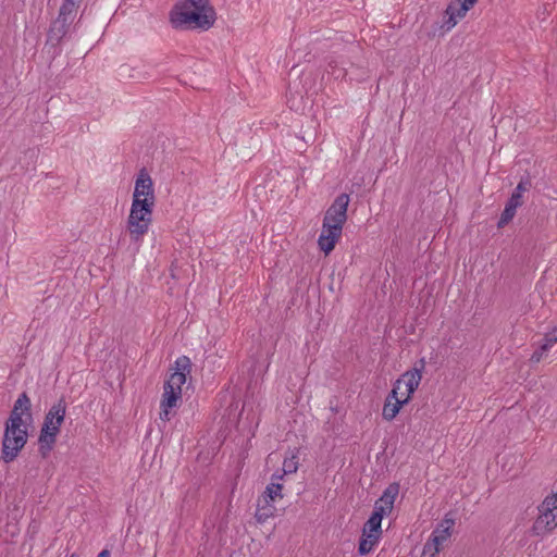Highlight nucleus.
Wrapping results in <instances>:
<instances>
[{
	"instance_id": "18",
	"label": "nucleus",
	"mask_w": 557,
	"mask_h": 557,
	"mask_svg": "<svg viewBox=\"0 0 557 557\" xmlns=\"http://www.w3.org/2000/svg\"><path fill=\"white\" fill-rule=\"evenodd\" d=\"M555 343H557L556 327H554L552 332L545 335L543 343L532 354L531 361L540 362L544 352L547 351L548 348H550Z\"/></svg>"
},
{
	"instance_id": "27",
	"label": "nucleus",
	"mask_w": 557,
	"mask_h": 557,
	"mask_svg": "<svg viewBox=\"0 0 557 557\" xmlns=\"http://www.w3.org/2000/svg\"><path fill=\"white\" fill-rule=\"evenodd\" d=\"M27 421H29V420L26 418L24 420L23 417H20V416L18 417H9L5 421V425L14 428V429H27Z\"/></svg>"
},
{
	"instance_id": "2",
	"label": "nucleus",
	"mask_w": 557,
	"mask_h": 557,
	"mask_svg": "<svg viewBox=\"0 0 557 557\" xmlns=\"http://www.w3.org/2000/svg\"><path fill=\"white\" fill-rule=\"evenodd\" d=\"M215 18V10L209 0H180L171 12V21L175 27L190 25L208 30Z\"/></svg>"
},
{
	"instance_id": "33",
	"label": "nucleus",
	"mask_w": 557,
	"mask_h": 557,
	"mask_svg": "<svg viewBox=\"0 0 557 557\" xmlns=\"http://www.w3.org/2000/svg\"><path fill=\"white\" fill-rule=\"evenodd\" d=\"M81 1L82 0H63L62 3H65L66 5H71V7H75V8H79V4H81Z\"/></svg>"
},
{
	"instance_id": "7",
	"label": "nucleus",
	"mask_w": 557,
	"mask_h": 557,
	"mask_svg": "<svg viewBox=\"0 0 557 557\" xmlns=\"http://www.w3.org/2000/svg\"><path fill=\"white\" fill-rule=\"evenodd\" d=\"M478 0H451L444 12L442 27L451 29L457 24V18H462Z\"/></svg>"
},
{
	"instance_id": "4",
	"label": "nucleus",
	"mask_w": 557,
	"mask_h": 557,
	"mask_svg": "<svg viewBox=\"0 0 557 557\" xmlns=\"http://www.w3.org/2000/svg\"><path fill=\"white\" fill-rule=\"evenodd\" d=\"M154 201L147 198L133 197L127 219V230L133 240H139L148 232L152 221Z\"/></svg>"
},
{
	"instance_id": "30",
	"label": "nucleus",
	"mask_w": 557,
	"mask_h": 557,
	"mask_svg": "<svg viewBox=\"0 0 557 557\" xmlns=\"http://www.w3.org/2000/svg\"><path fill=\"white\" fill-rule=\"evenodd\" d=\"M23 433H28L27 429H14L11 426H7L4 424L3 437H7V441H9V437H14V436L21 435Z\"/></svg>"
},
{
	"instance_id": "21",
	"label": "nucleus",
	"mask_w": 557,
	"mask_h": 557,
	"mask_svg": "<svg viewBox=\"0 0 557 557\" xmlns=\"http://www.w3.org/2000/svg\"><path fill=\"white\" fill-rule=\"evenodd\" d=\"M380 537V535L362 532L358 545L359 555L363 556L369 554L372 550L373 546L379 542Z\"/></svg>"
},
{
	"instance_id": "19",
	"label": "nucleus",
	"mask_w": 557,
	"mask_h": 557,
	"mask_svg": "<svg viewBox=\"0 0 557 557\" xmlns=\"http://www.w3.org/2000/svg\"><path fill=\"white\" fill-rule=\"evenodd\" d=\"M181 395L182 393L180 391H174L170 384H164L160 407L175 408L181 399Z\"/></svg>"
},
{
	"instance_id": "22",
	"label": "nucleus",
	"mask_w": 557,
	"mask_h": 557,
	"mask_svg": "<svg viewBox=\"0 0 557 557\" xmlns=\"http://www.w3.org/2000/svg\"><path fill=\"white\" fill-rule=\"evenodd\" d=\"M275 512V507L272 503H263L261 502V497L258 499L256 518L259 522H264L270 517H273Z\"/></svg>"
},
{
	"instance_id": "3",
	"label": "nucleus",
	"mask_w": 557,
	"mask_h": 557,
	"mask_svg": "<svg viewBox=\"0 0 557 557\" xmlns=\"http://www.w3.org/2000/svg\"><path fill=\"white\" fill-rule=\"evenodd\" d=\"M67 404L61 397L46 412L38 437V451L42 458H47L53 449L61 425L64 422Z\"/></svg>"
},
{
	"instance_id": "9",
	"label": "nucleus",
	"mask_w": 557,
	"mask_h": 557,
	"mask_svg": "<svg viewBox=\"0 0 557 557\" xmlns=\"http://www.w3.org/2000/svg\"><path fill=\"white\" fill-rule=\"evenodd\" d=\"M28 438V433H23L21 435L2 438V449H1V459L5 462H12L17 456L18 453L26 445Z\"/></svg>"
},
{
	"instance_id": "6",
	"label": "nucleus",
	"mask_w": 557,
	"mask_h": 557,
	"mask_svg": "<svg viewBox=\"0 0 557 557\" xmlns=\"http://www.w3.org/2000/svg\"><path fill=\"white\" fill-rule=\"evenodd\" d=\"M531 186V182L529 180L520 181L515 190L512 191L510 198L508 199L504 211L497 222V226L499 228L507 225L515 216L516 210L518 207L522 205V193L529 189Z\"/></svg>"
},
{
	"instance_id": "35",
	"label": "nucleus",
	"mask_w": 557,
	"mask_h": 557,
	"mask_svg": "<svg viewBox=\"0 0 557 557\" xmlns=\"http://www.w3.org/2000/svg\"><path fill=\"white\" fill-rule=\"evenodd\" d=\"M70 557H78V555H77V554H75V553H73V554H71V556H70Z\"/></svg>"
},
{
	"instance_id": "31",
	"label": "nucleus",
	"mask_w": 557,
	"mask_h": 557,
	"mask_svg": "<svg viewBox=\"0 0 557 557\" xmlns=\"http://www.w3.org/2000/svg\"><path fill=\"white\" fill-rule=\"evenodd\" d=\"M425 359L421 358L414 363L413 368L411 370H408L407 372H418V377L422 379V372L425 369Z\"/></svg>"
},
{
	"instance_id": "12",
	"label": "nucleus",
	"mask_w": 557,
	"mask_h": 557,
	"mask_svg": "<svg viewBox=\"0 0 557 557\" xmlns=\"http://www.w3.org/2000/svg\"><path fill=\"white\" fill-rule=\"evenodd\" d=\"M456 520L451 512H447L444 519L437 523L436 528L433 530L431 534V539L437 544L440 547L446 542L451 535V529L455 525Z\"/></svg>"
},
{
	"instance_id": "28",
	"label": "nucleus",
	"mask_w": 557,
	"mask_h": 557,
	"mask_svg": "<svg viewBox=\"0 0 557 557\" xmlns=\"http://www.w3.org/2000/svg\"><path fill=\"white\" fill-rule=\"evenodd\" d=\"M314 122L311 120L309 122V131H301V135H300V138L305 141V143H309V141H314L315 139V132H314Z\"/></svg>"
},
{
	"instance_id": "24",
	"label": "nucleus",
	"mask_w": 557,
	"mask_h": 557,
	"mask_svg": "<svg viewBox=\"0 0 557 557\" xmlns=\"http://www.w3.org/2000/svg\"><path fill=\"white\" fill-rule=\"evenodd\" d=\"M382 521L376 519V517H369L368 521L364 523L362 532L363 533H371L375 535H382Z\"/></svg>"
},
{
	"instance_id": "20",
	"label": "nucleus",
	"mask_w": 557,
	"mask_h": 557,
	"mask_svg": "<svg viewBox=\"0 0 557 557\" xmlns=\"http://www.w3.org/2000/svg\"><path fill=\"white\" fill-rule=\"evenodd\" d=\"M399 493V484L394 482L391 483L383 492L381 497L377 499L379 503L386 506L388 512L392 511L396 496Z\"/></svg>"
},
{
	"instance_id": "26",
	"label": "nucleus",
	"mask_w": 557,
	"mask_h": 557,
	"mask_svg": "<svg viewBox=\"0 0 557 557\" xmlns=\"http://www.w3.org/2000/svg\"><path fill=\"white\" fill-rule=\"evenodd\" d=\"M440 549L441 547L430 537L423 546L422 557H435L440 553Z\"/></svg>"
},
{
	"instance_id": "34",
	"label": "nucleus",
	"mask_w": 557,
	"mask_h": 557,
	"mask_svg": "<svg viewBox=\"0 0 557 557\" xmlns=\"http://www.w3.org/2000/svg\"><path fill=\"white\" fill-rule=\"evenodd\" d=\"M111 556V553L109 549H102L98 555L97 557H110Z\"/></svg>"
},
{
	"instance_id": "16",
	"label": "nucleus",
	"mask_w": 557,
	"mask_h": 557,
	"mask_svg": "<svg viewBox=\"0 0 557 557\" xmlns=\"http://www.w3.org/2000/svg\"><path fill=\"white\" fill-rule=\"evenodd\" d=\"M70 26L71 25L55 18L49 28L48 41L52 42L53 45H58L69 33Z\"/></svg>"
},
{
	"instance_id": "10",
	"label": "nucleus",
	"mask_w": 557,
	"mask_h": 557,
	"mask_svg": "<svg viewBox=\"0 0 557 557\" xmlns=\"http://www.w3.org/2000/svg\"><path fill=\"white\" fill-rule=\"evenodd\" d=\"M191 361L187 356H181L175 360V371L164 384H170L174 391L182 393V385L186 382V374L190 372Z\"/></svg>"
},
{
	"instance_id": "15",
	"label": "nucleus",
	"mask_w": 557,
	"mask_h": 557,
	"mask_svg": "<svg viewBox=\"0 0 557 557\" xmlns=\"http://www.w3.org/2000/svg\"><path fill=\"white\" fill-rule=\"evenodd\" d=\"M283 475H280L277 473L272 474V482L265 487V491L263 492L261 496V502L263 503H273L276 498H283L282 490L283 484L275 482L278 480H282Z\"/></svg>"
},
{
	"instance_id": "14",
	"label": "nucleus",
	"mask_w": 557,
	"mask_h": 557,
	"mask_svg": "<svg viewBox=\"0 0 557 557\" xmlns=\"http://www.w3.org/2000/svg\"><path fill=\"white\" fill-rule=\"evenodd\" d=\"M26 417L32 422V403L26 392L18 395L9 417Z\"/></svg>"
},
{
	"instance_id": "32",
	"label": "nucleus",
	"mask_w": 557,
	"mask_h": 557,
	"mask_svg": "<svg viewBox=\"0 0 557 557\" xmlns=\"http://www.w3.org/2000/svg\"><path fill=\"white\" fill-rule=\"evenodd\" d=\"M160 408H161L160 419L163 420V421H169L171 419L170 414H171V409L172 408H165V407H160Z\"/></svg>"
},
{
	"instance_id": "11",
	"label": "nucleus",
	"mask_w": 557,
	"mask_h": 557,
	"mask_svg": "<svg viewBox=\"0 0 557 557\" xmlns=\"http://www.w3.org/2000/svg\"><path fill=\"white\" fill-rule=\"evenodd\" d=\"M133 197L156 200L153 183L145 168H143L137 175Z\"/></svg>"
},
{
	"instance_id": "25",
	"label": "nucleus",
	"mask_w": 557,
	"mask_h": 557,
	"mask_svg": "<svg viewBox=\"0 0 557 557\" xmlns=\"http://www.w3.org/2000/svg\"><path fill=\"white\" fill-rule=\"evenodd\" d=\"M298 469V458L297 456H292L290 458H286L283 462V476L285 474L295 473Z\"/></svg>"
},
{
	"instance_id": "17",
	"label": "nucleus",
	"mask_w": 557,
	"mask_h": 557,
	"mask_svg": "<svg viewBox=\"0 0 557 557\" xmlns=\"http://www.w3.org/2000/svg\"><path fill=\"white\" fill-rule=\"evenodd\" d=\"M400 379L403 380V384L406 386L407 391V396L403 400L408 404L419 387L421 379L418 377V372H405Z\"/></svg>"
},
{
	"instance_id": "8",
	"label": "nucleus",
	"mask_w": 557,
	"mask_h": 557,
	"mask_svg": "<svg viewBox=\"0 0 557 557\" xmlns=\"http://www.w3.org/2000/svg\"><path fill=\"white\" fill-rule=\"evenodd\" d=\"M403 385V380L397 379L394 384L392 391L385 398V403L383 406L382 416L386 421H392L398 414L400 409L407 405L403 399L398 398V392Z\"/></svg>"
},
{
	"instance_id": "23",
	"label": "nucleus",
	"mask_w": 557,
	"mask_h": 557,
	"mask_svg": "<svg viewBox=\"0 0 557 557\" xmlns=\"http://www.w3.org/2000/svg\"><path fill=\"white\" fill-rule=\"evenodd\" d=\"M76 11L77 8L62 3L57 18L60 20L61 22L72 25L76 17Z\"/></svg>"
},
{
	"instance_id": "1",
	"label": "nucleus",
	"mask_w": 557,
	"mask_h": 557,
	"mask_svg": "<svg viewBox=\"0 0 557 557\" xmlns=\"http://www.w3.org/2000/svg\"><path fill=\"white\" fill-rule=\"evenodd\" d=\"M349 205V195L339 194L325 212L322 232L318 239L321 251L329 255L342 236L343 226L347 221V208Z\"/></svg>"
},
{
	"instance_id": "29",
	"label": "nucleus",
	"mask_w": 557,
	"mask_h": 557,
	"mask_svg": "<svg viewBox=\"0 0 557 557\" xmlns=\"http://www.w3.org/2000/svg\"><path fill=\"white\" fill-rule=\"evenodd\" d=\"M387 511L388 510H387L386 506H384L383 504H381V503H379L376 500L375 504H374V508H373V511L371 513V517L375 518V516H376V519L382 521L384 515H386Z\"/></svg>"
},
{
	"instance_id": "13",
	"label": "nucleus",
	"mask_w": 557,
	"mask_h": 557,
	"mask_svg": "<svg viewBox=\"0 0 557 557\" xmlns=\"http://www.w3.org/2000/svg\"><path fill=\"white\" fill-rule=\"evenodd\" d=\"M26 417L32 422V403L26 392L18 395L9 417Z\"/></svg>"
},
{
	"instance_id": "5",
	"label": "nucleus",
	"mask_w": 557,
	"mask_h": 557,
	"mask_svg": "<svg viewBox=\"0 0 557 557\" xmlns=\"http://www.w3.org/2000/svg\"><path fill=\"white\" fill-rule=\"evenodd\" d=\"M555 509H557V493L552 492L539 506L540 515L532 527L535 535H544L557 527Z\"/></svg>"
}]
</instances>
